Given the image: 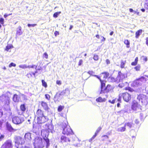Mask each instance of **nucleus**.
I'll return each instance as SVG.
<instances>
[{"label":"nucleus","instance_id":"obj_52","mask_svg":"<svg viewBox=\"0 0 148 148\" xmlns=\"http://www.w3.org/2000/svg\"><path fill=\"white\" fill-rule=\"evenodd\" d=\"M122 97L121 96V94H120L119 98L118 99H116V101H118L120 102H121V98Z\"/></svg>","mask_w":148,"mask_h":148},{"label":"nucleus","instance_id":"obj_53","mask_svg":"<svg viewBox=\"0 0 148 148\" xmlns=\"http://www.w3.org/2000/svg\"><path fill=\"white\" fill-rule=\"evenodd\" d=\"M100 38H101L100 41L101 42H103L105 41V38L103 36H101Z\"/></svg>","mask_w":148,"mask_h":148},{"label":"nucleus","instance_id":"obj_33","mask_svg":"<svg viewBox=\"0 0 148 148\" xmlns=\"http://www.w3.org/2000/svg\"><path fill=\"white\" fill-rule=\"evenodd\" d=\"M126 129L125 126L124 125V126L123 127H119L118 129V131L120 132H123L125 131Z\"/></svg>","mask_w":148,"mask_h":148},{"label":"nucleus","instance_id":"obj_13","mask_svg":"<svg viewBox=\"0 0 148 148\" xmlns=\"http://www.w3.org/2000/svg\"><path fill=\"white\" fill-rule=\"evenodd\" d=\"M12 100L15 103H18L21 100V97L16 94H14L12 97Z\"/></svg>","mask_w":148,"mask_h":148},{"label":"nucleus","instance_id":"obj_31","mask_svg":"<svg viewBox=\"0 0 148 148\" xmlns=\"http://www.w3.org/2000/svg\"><path fill=\"white\" fill-rule=\"evenodd\" d=\"M29 68H35L36 69V70H40L42 69V67L41 66H40V67H38V68H37L36 69V68L37 67V66H35V65H32L31 66H30V67H29Z\"/></svg>","mask_w":148,"mask_h":148},{"label":"nucleus","instance_id":"obj_49","mask_svg":"<svg viewBox=\"0 0 148 148\" xmlns=\"http://www.w3.org/2000/svg\"><path fill=\"white\" fill-rule=\"evenodd\" d=\"M83 60L82 59H80L79 60V62H78V65L79 66H81L83 63Z\"/></svg>","mask_w":148,"mask_h":148},{"label":"nucleus","instance_id":"obj_61","mask_svg":"<svg viewBox=\"0 0 148 148\" xmlns=\"http://www.w3.org/2000/svg\"><path fill=\"white\" fill-rule=\"evenodd\" d=\"M143 60L145 62H146L147 60V57H144Z\"/></svg>","mask_w":148,"mask_h":148},{"label":"nucleus","instance_id":"obj_1","mask_svg":"<svg viewBox=\"0 0 148 148\" xmlns=\"http://www.w3.org/2000/svg\"><path fill=\"white\" fill-rule=\"evenodd\" d=\"M34 148H43L44 147L45 143L41 137L36 136L34 138Z\"/></svg>","mask_w":148,"mask_h":148},{"label":"nucleus","instance_id":"obj_32","mask_svg":"<svg viewBox=\"0 0 148 148\" xmlns=\"http://www.w3.org/2000/svg\"><path fill=\"white\" fill-rule=\"evenodd\" d=\"M124 43L126 45L127 47L128 48L130 47V42L128 40H125Z\"/></svg>","mask_w":148,"mask_h":148},{"label":"nucleus","instance_id":"obj_22","mask_svg":"<svg viewBox=\"0 0 148 148\" xmlns=\"http://www.w3.org/2000/svg\"><path fill=\"white\" fill-rule=\"evenodd\" d=\"M20 108L21 110L22 111V114L24 113L26 110L25 104H23L21 105Z\"/></svg>","mask_w":148,"mask_h":148},{"label":"nucleus","instance_id":"obj_40","mask_svg":"<svg viewBox=\"0 0 148 148\" xmlns=\"http://www.w3.org/2000/svg\"><path fill=\"white\" fill-rule=\"evenodd\" d=\"M125 126L126 127V126H127L130 128L132 127V123L130 122H127L125 123Z\"/></svg>","mask_w":148,"mask_h":148},{"label":"nucleus","instance_id":"obj_36","mask_svg":"<svg viewBox=\"0 0 148 148\" xmlns=\"http://www.w3.org/2000/svg\"><path fill=\"white\" fill-rule=\"evenodd\" d=\"M141 66L140 64H138L134 67V69L137 71H140Z\"/></svg>","mask_w":148,"mask_h":148},{"label":"nucleus","instance_id":"obj_46","mask_svg":"<svg viewBox=\"0 0 148 148\" xmlns=\"http://www.w3.org/2000/svg\"><path fill=\"white\" fill-rule=\"evenodd\" d=\"M0 23L2 25H3L4 23V19L2 18H0Z\"/></svg>","mask_w":148,"mask_h":148},{"label":"nucleus","instance_id":"obj_17","mask_svg":"<svg viewBox=\"0 0 148 148\" xmlns=\"http://www.w3.org/2000/svg\"><path fill=\"white\" fill-rule=\"evenodd\" d=\"M59 93L61 96H67L69 94V90L68 88H66Z\"/></svg>","mask_w":148,"mask_h":148},{"label":"nucleus","instance_id":"obj_5","mask_svg":"<svg viewBox=\"0 0 148 148\" xmlns=\"http://www.w3.org/2000/svg\"><path fill=\"white\" fill-rule=\"evenodd\" d=\"M114 73L112 75V82L120 81V80L124 79L125 77V75L122 73L121 71L118 72V75L116 77L114 76Z\"/></svg>","mask_w":148,"mask_h":148},{"label":"nucleus","instance_id":"obj_47","mask_svg":"<svg viewBox=\"0 0 148 148\" xmlns=\"http://www.w3.org/2000/svg\"><path fill=\"white\" fill-rule=\"evenodd\" d=\"M101 127H99L98 129L97 130L96 132V134H97L101 130Z\"/></svg>","mask_w":148,"mask_h":148},{"label":"nucleus","instance_id":"obj_34","mask_svg":"<svg viewBox=\"0 0 148 148\" xmlns=\"http://www.w3.org/2000/svg\"><path fill=\"white\" fill-rule=\"evenodd\" d=\"M38 72L37 71H35L34 72H31L27 74V75L29 77V75H30L31 76H32V75H33L34 76L35 75V74L37 73Z\"/></svg>","mask_w":148,"mask_h":148},{"label":"nucleus","instance_id":"obj_55","mask_svg":"<svg viewBox=\"0 0 148 148\" xmlns=\"http://www.w3.org/2000/svg\"><path fill=\"white\" fill-rule=\"evenodd\" d=\"M4 137V136L3 135H1L0 136V141H1Z\"/></svg>","mask_w":148,"mask_h":148},{"label":"nucleus","instance_id":"obj_41","mask_svg":"<svg viewBox=\"0 0 148 148\" xmlns=\"http://www.w3.org/2000/svg\"><path fill=\"white\" fill-rule=\"evenodd\" d=\"M45 97L48 101H50L51 99L50 96L48 94H46L45 95Z\"/></svg>","mask_w":148,"mask_h":148},{"label":"nucleus","instance_id":"obj_24","mask_svg":"<svg viewBox=\"0 0 148 148\" xmlns=\"http://www.w3.org/2000/svg\"><path fill=\"white\" fill-rule=\"evenodd\" d=\"M142 30L140 29L137 31L135 33V37L136 38H139V36L142 33Z\"/></svg>","mask_w":148,"mask_h":148},{"label":"nucleus","instance_id":"obj_11","mask_svg":"<svg viewBox=\"0 0 148 148\" xmlns=\"http://www.w3.org/2000/svg\"><path fill=\"white\" fill-rule=\"evenodd\" d=\"M70 139L68 137L66 136L62 135V136L60 138V142L62 143H67L70 141Z\"/></svg>","mask_w":148,"mask_h":148},{"label":"nucleus","instance_id":"obj_29","mask_svg":"<svg viewBox=\"0 0 148 148\" xmlns=\"http://www.w3.org/2000/svg\"><path fill=\"white\" fill-rule=\"evenodd\" d=\"M64 108V106L60 105L58 107L57 110L58 112H61Z\"/></svg>","mask_w":148,"mask_h":148},{"label":"nucleus","instance_id":"obj_21","mask_svg":"<svg viewBox=\"0 0 148 148\" xmlns=\"http://www.w3.org/2000/svg\"><path fill=\"white\" fill-rule=\"evenodd\" d=\"M21 29L22 28L21 26H19L18 27L16 30V36H20L22 34L23 32L21 30Z\"/></svg>","mask_w":148,"mask_h":148},{"label":"nucleus","instance_id":"obj_50","mask_svg":"<svg viewBox=\"0 0 148 148\" xmlns=\"http://www.w3.org/2000/svg\"><path fill=\"white\" fill-rule=\"evenodd\" d=\"M54 34L55 36H56L59 34V33L58 31H56L55 32Z\"/></svg>","mask_w":148,"mask_h":148},{"label":"nucleus","instance_id":"obj_6","mask_svg":"<svg viewBox=\"0 0 148 148\" xmlns=\"http://www.w3.org/2000/svg\"><path fill=\"white\" fill-rule=\"evenodd\" d=\"M62 127L63 128L62 131L63 134L66 135H69L73 134L72 130L70 127L66 125L65 126H64L63 127V125L62 124Z\"/></svg>","mask_w":148,"mask_h":148},{"label":"nucleus","instance_id":"obj_30","mask_svg":"<svg viewBox=\"0 0 148 148\" xmlns=\"http://www.w3.org/2000/svg\"><path fill=\"white\" fill-rule=\"evenodd\" d=\"M124 90H128L131 92H132L134 91L133 88L130 87H125L124 88Z\"/></svg>","mask_w":148,"mask_h":148},{"label":"nucleus","instance_id":"obj_57","mask_svg":"<svg viewBox=\"0 0 148 148\" xmlns=\"http://www.w3.org/2000/svg\"><path fill=\"white\" fill-rule=\"evenodd\" d=\"M146 42L145 43L148 46V37H146Z\"/></svg>","mask_w":148,"mask_h":148},{"label":"nucleus","instance_id":"obj_14","mask_svg":"<svg viewBox=\"0 0 148 148\" xmlns=\"http://www.w3.org/2000/svg\"><path fill=\"white\" fill-rule=\"evenodd\" d=\"M6 125L7 129L10 132H14L17 130L13 128L11 125L8 122L6 123Z\"/></svg>","mask_w":148,"mask_h":148},{"label":"nucleus","instance_id":"obj_23","mask_svg":"<svg viewBox=\"0 0 148 148\" xmlns=\"http://www.w3.org/2000/svg\"><path fill=\"white\" fill-rule=\"evenodd\" d=\"M111 89V86L110 85H108L104 89V93L108 92Z\"/></svg>","mask_w":148,"mask_h":148},{"label":"nucleus","instance_id":"obj_42","mask_svg":"<svg viewBox=\"0 0 148 148\" xmlns=\"http://www.w3.org/2000/svg\"><path fill=\"white\" fill-rule=\"evenodd\" d=\"M93 58L95 60H98L99 59V56L98 55L95 54L94 55Z\"/></svg>","mask_w":148,"mask_h":148},{"label":"nucleus","instance_id":"obj_3","mask_svg":"<svg viewBox=\"0 0 148 148\" xmlns=\"http://www.w3.org/2000/svg\"><path fill=\"white\" fill-rule=\"evenodd\" d=\"M109 76V73L107 72H104L101 73L100 75V78L98 79L101 83V90L100 94L104 93V89L105 88V83L104 81L102 80L106 79Z\"/></svg>","mask_w":148,"mask_h":148},{"label":"nucleus","instance_id":"obj_59","mask_svg":"<svg viewBox=\"0 0 148 148\" xmlns=\"http://www.w3.org/2000/svg\"><path fill=\"white\" fill-rule=\"evenodd\" d=\"M106 62L107 64H109L110 63V61L108 59H106Z\"/></svg>","mask_w":148,"mask_h":148},{"label":"nucleus","instance_id":"obj_15","mask_svg":"<svg viewBox=\"0 0 148 148\" xmlns=\"http://www.w3.org/2000/svg\"><path fill=\"white\" fill-rule=\"evenodd\" d=\"M31 133L30 132H27L25 133L24 136V139L26 141H30L32 139Z\"/></svg>","mask_w":148,"mask_h":148},{"label":"nucleus","instance_id":"obj_54","mask_svg":"<svg viewBox=\"0 0 148 148\" xmlns=\"http://www.w3.org/2000/svg\"><path fill=\"white\" fill-rule=\"evenodd\" d=\"M12 14V13H10L9 14H5L4 15V17L5 18H6L8 16H10V15H11Z\"/></svg>","mask_w":148,"mask_h":148},{"label":"nucleus","instance_id":"obj_26","mask_svg":"<svg viewBox=\"0 0 148 148\" xmlns=\"http://www.w3.org/2000/svg\"><path fill=\"white\" fill-rule=\"evenodd\" d=\"M106 99L105 98H102L101 97H99L96 99V101L98 102H102L105 101Z\"/></svg>","mask_w":148,"mask_h":148},{"label":"nucleus","instance_id":"obj_64","mask_svg":"<svg viewBox=\"0 0 148 148\" xmlns=\"http://www.w3.org/2000/svg\"><path fill=\"white\" fill-rule=\"evenodd\" d=\"M129 11L130 12H133L134 10L132 8H130L129 9Z\"/></svg>","mask_w":148,"mask_h":148},{"label":"nucleus","instance_id":"obj_9","mask_svg":"<svg viewBox=\"0 0 148 148\" xmlns=\"http://www.w3.org/2000/svg\"><path fill=\"white\" fill-rule=\"evenodd\" d=\"M121 96L123 98L124 100L126 102L129 101L131 99V95L127 92L121 93Z\"/></svg>","mask_w":148,"mask_h":148},{"label":"nucleus","instance_id":"obj_19","mask_svg":"<svg viewBox=\"0 0 148 148\" xmlns=\"http://www.w3.org/2000/svg\"><path fill=\"white\" fill-rule=\"evenodd\" d=\"M36 115L37 117H39L44 115V112L41 109H38L36 112Z\"/></svg>","mask_w":148,"mask_h":148},{"label":"nucleus","instance_id":"obj_45","mask_svg":"<svg viewBox=\"0 0 148 148\" xmlns=\"http://www.w3.org/2000/svg\"><path fill=\"white\" fill-rule=\"evenodd\" d=\"M119 86L121 88H122L125 86V84L124 83H121L119 84Z\"/></svg>","mask_w":148,"mask_h":148},{"label":"nucleus","instance_id":"obj_10","mask_svg":"<svg viewBox=\"0 0 148 148\" xmlns=\"http://www.w3.org/2000/svg\"><path fill=\"white\" fill-rule=\"evenodd\" d=\"M23 121L22 118L18 116H15L12 118V122L14 124H20L22 123Z\"/></svg>","mask_w":148,"mask_h":148},{"label":"nucleus","instance_id":"obj_58","mask_svg":"<svg viewBox=\"0 0 148 148\" xmlns=\"http://www.w3.org/2000/svg\"><path fill=\"white\" fill-rule=\"evenodd\" d=\"M3 115V112L1 110V109H0V118Z\"/></svg>","mask_w":148,"mask_h":148},{"label":"nucleus","instance_id":"obj_51","mask_svg":"<svg viewBox=\"0 0 148 148\" xmlns=\"http://www.w3.org/2000/svg\"><path fill=\"white\" fill-rule=\"evenodd\" d=\"M56 83L58 85H60L62 84L60 80H57L56 81Z\"/></svg>","mask_w":148,"mask_h":148},{"label":"nucleus","instance_id":"obj_28","mask_svg":"<svg viewBox=\"0 0 148 148\" xmlns=\"http://www.w3.org/2000/svg\"><path fill=\"white\" fill-rule=\"evenodd\" d=\"M13 48V46L12 45H8L5 47V50L7 51H9V50Z\"/></svg>","mask_w":148,"mask_h":148},{"label":"nucleus","instance_id":"obj_60","mask_svg":"<svg viewBox=\"0 0 148 148\" xmlns=\"http://www.w3.org/2000/svg\"><path fill=\"white\" fill-rule=\"evenodd\" d=\"M135 123L136 124H138L139 123V121L137 119H136L135 120Z\"/></svg>","mask_w":148,"mask_h":148},{"label":"nucleus","instance_id":"obj_39","mask_svg":"<svg viewBox=\"0 0 148 148\" xmlns=\"http://www.w3.org/2000/svg\"><path fill=\"white\" fill-rule=\"evenodd\" d=\"M48 58V56L46 52L44 53L43 54L42 58L43 59H47Z\"/></svg>","mask_w":148,"mask_h":148},{"label":"nucleus","instance_id":"obj_35","mask_svg":"<svg viewBox=\"0 0 148 148\" xmlns=\"http://www.w3.org/2000/svg\"><path fill=\"white\" fill-rule=\"evenodd\" d=\"M61 13V12H56L53 14V16L55 18H56Z\"/></svg>","mask_w":148,"mask_h":148},{"label":"nucleus","instance_id":"obj_12","mask_svg":"<svg viewBox=\"0 0 148 148\" xmlns=\"http://www.w3.org/2000/svg\"><path fill=\"white\" fill-rule=\"evenodd\" d=\"M14 140L16 143L22 144L24 143L23 138L20 136H16L14 138Z\"/></svg>","mask_w":148,"mask_h":148},{"label":"nucleus","instance_id":"obj_43","mask_svg":"<svg viewBox=\"0 0 148 148\" xmlns=\"http://www.w3.org/2000/svg\"><path fill=\"white\" fill-rule=\"evenodd\" d=\"M97 134L95 133L94 135L91 137V138L89 140V141L90 142H91L92 140L94 139L95 137L97 135Z\"/></svg>","mask_w":148,"mask_h":148},{"label":"nucleus","instance_id":"obj_44","mask_svg":"<svg viewBox=\"0 0 148 148\" xmlns=\"http://www.w3.org/2000/svg\"><path fill=\"white\" fill-rule=\"evenodd\" d=\"M16 66V65L13 62H11L9 64V67L10 68H11L12 66L15 67Z\"/></svg>","mask_w":148,"mask_h":148},{"label":"nucleus","instance_id":"obj_27","mask_svg":"<svg viewBox=\"0 0 148 148\" xmlns=\"http://www.w3.org/2000/svg\"><path fill=\"white\" fill-rule=\"evenodd\" d=\"M138 57H136L134 61L132 62L131 63V64L132 66H136L138 63Z\"/></svg>","mask_w":148,"mask_h":148},{"label":"nucleus","instance_id":"obj_37","mask_svg":"<svg viewBox=\"0 0 148 148\" xmlns=\"http://www.w3.org/2000/svg\"><path fill=\"white\" fill-rule=\"evenodd\" d=\"M126 63V61H121V63L120 64V67L121 68H124L125 65Z\"/></svg>","mask_w":148,"mask_h":148},{"label":"nucleus","instance_id":"obj_56","mask_svg":"<svg viewBox=\"0 0 148 148\" xmlns=\"http://www.w3.org/2000/svg\"><path fill=\"white\" fill-rule=\"evenodd\" d=\"M145 7L147 10H148V2L145 3Z\"/></svg>","mask_w":148,"mask_h":148},{"label":"nucleus","instance_id":"obj_38","mask_svg":"<svg viewBox=\"0 0 148 148\" xmlns=\"http://www.w3.org/2000/svg\"><path fill=\"white\" fill-rule=\"evenodd\" d=\"M41 81L42 86L45 88H47V83L44 80H42Z\"/></svg>","mask_w":148,"mask_h":148},{"label":"nucleus","instance_id":"obj_16","mask_svg":"<svg viewBox=\"0 0 148 148\" xmlns=\"http://www.w3.org/2000/svg\"><path fill=\"white\" fill-rule=\"evenodd\" d=\"M61 96L60 93H56L53 98V99L54 101L55 102H59L61 99Z\"/></svg>","mask_w":148,"mask_h":148},{"label":"nucleus","instance_id":"obj_62","mask_svg":"<svg viewBox=\"0 0 148 148\" xmlns=\"http://www.w3.org/2000/svg\"><path fill=\"white\" fill-rule=\"evenodd\" d=\"M115 101H116V99H115L113 100L112 101V103H114L115 102Z\"/></svg>","mask_w":148,"mask_h":148},{"label":"nucleus","instance_id":"obj_18","mask_svg":"<svg viewBox=\"0 0 148 148\" xmlns=\"http://www.w3.org/2000/svg\"><path fill=\"white\" fill-rule=\"evenodd\" d=\"M41 106L45 110H48L49 109L48 104L46 102L44 101H41Z\"/></svg>","mask_w":148,"mask_h":148},{"label":"nucleus","instance_id":"obj_4","mask_svg":"<svg viewBox=\"0 0 148 148\" xmlns=\"http://www.w3.org/2000/svg\"><path fill=\"white\" fill-rule=\"evenodd\" d=\"M10 98V96L3 94L0 96V101L3 103L4 106H9L11 102Z\"/></svg>","mask_w":148,"mask_h":148},{"label":"nucleus","instance_id":"obj_20","mask_svg":"<svg viewBox=\"0 0 148 148\" xmlns=\"http://www.w3.org/2000/svg\"><path fill=\"white\" fill-rule=\"evenodd\" d=\"M48 135H45V136L44 135H42V137L43 139L46 142V147L48 148L49 145V139L48 138Z\"/></svg>","mask_w":148,"mask_h":148},{"label":"nucleus","instance_id":"obj_8","mask_svg":"<svg viewBox=\"0 0 148 148\" xmlns=\"http://www.w3.org/2000/svg\"><path fill=\"white\" fill-rule=\"evenodd\" d=\"M49 120L47 116H43L39 117H37V123L38 124H42L47 122Z\"/></svg>","mask_w":148,"mask_h":148},{"label":"nucleus","instance_id":"obj_25","mask_svg":"<svg viewBox=\"0 0 148 148\" xmlns=\"http://www.w3.org/2000/svg\"><path fill=\"white\" fill-rule=\"evenodd\" d=\"M87 73L92 76H94L96 77L97 78L99 79L100 78V76H98L96 75H95V72L92 71H89L87 72Z\"/></svg>","mask_w":148,"mask_h":148},{"label":"nucleus","instance_id":"obj_7","mask_svg":"<svg viewBox=\"0 0 148 148\" xmlns=\"http://www.w3.org/2000/svg\"><path fill=\"white\" fill-rule=\"evenodd\" d=\"M13 144L11 140H6L1 145V148H13Z\"/></svg>","mask_w":148,"mask_h":148},{"label":"nucleus","instance_id":"obj_2","mask_svg":"<svg viewBox=\"0 0 148 148\" xmlns=\"http://www.w3.org/2000/svg\"><path fill=\"white\" fill-rule=\"evenodd\" d=\"M140 105L139 102L135 100H133L132 102V104L131 106V109L136 113L141 112L142 110V103Z\"/></svg>","mask_w":148,"mask_h":148},{"label":"nucleus","instance_id":"obj_48","mask_svg":"<svg viewBox=\"0 0 148 148\" xmlns=\"http://www.w3.org/2000/svg\"><path fill=\"white\" fill-rule=\"evenodd\" d=\"M36 24H27V26L29 27H34V26H36Z\"/></svg>","mask_w":148,"mask_h":148},{"label":"nucleus","instance_id":"obj_63","mask_svg":"<svg viewBox=\"0 0 148 148\" xmlns=\"http://www.w3.org/2000/svg\"><path fill=\"white\" fill-rule=\"evenodd\" d=\"M95 37L97 38V39H99L100 38V36L98 34L96 35Z\"/></svg>","mask_w":148,"mask_h":148}]
</instances>
